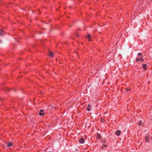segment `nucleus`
Wrapping results in <instances>:
<instances>
[{
	"label": "nucleus",
	"mask_w": 152,
	"mask_h": 152,
	"mask_svg": "<svg viewBox=\"0 0 152 152\" xmlns=\"http://www.w3.org/2000/svg\"><path fill=\"white\" fill-rule=\"evenodd\" d=\"M6 144L7 147L11 146L12 145V143L11 142H8Z\"/></svg>",
	"instance_id": "nucleus-6"
},
{
	"label": "nucleus",
	"mask_w": 152,
	"mask_h": 152,
	"mask_svg": "<svg viewBox=\"0 0 152 152\" xmlns=\"http://www.w3.org/2000/svg\"><path fill=\"white\" fill-rule=\"evenodd\" d=\"M87 37L88 39V41H91V39H90V35L89 34H88L87 36Z\"/></svg>",
	"instance_id": "nucleus-10"
},
{
	"label": "nucleus",
	"mask_w": 152,
	"mask_h": 152,
	"mask_svg": "<svg viewBox=\"0 0 152 152\" xmlns=\"http://www.w3.org/2000/svg\"><path fill=\"white\" fill-rule=\"evenodd\" d=\"M142 121H139L138 123V125L139 126H141L142 124Z\"/></svg>",
	"instance_id": "nucleus-9"
},
{
	"label": "nucleus",
	"mask_w": 152,
	"mask_h": 152,
	"mask_svg": "<svg viewBox=\"0 0 152 152\" xmlns=\"http://www.w3.org/2000/svg\"><path fill=\"white\" fill-rule=\"evenodd\" d=\"M101 136L99 134H98L97 135V139H101Z\"/></svg>",
	"instance_id": "nucleus-8"
},
{
	"label": "nucleus",
	"mask_w": 152,
	"mask_h": 152,
	"mask_svg": "<svg viewBox=\"0 0 152 152\" xmlns=\"http://www.w3.org/2000/svg\"><path fill=\"white\" fill-rule=\"evenodd\" d=\"M79 142L80 143L83 144L85 142V141L84 140L83 138L82 137L79 140Z\"/></svg>",
	"instance_id": "nucleus-3"
},
{
	"label": "nucleus",
	"mask_w": 152,
	"mask_h": 152,
	"mask_svg": "<svg viewBox=\"0 0 152 152\" xmlns=\"http://www.w3.org/2000/svg\"><path fill=\"white\" fill-rule=\"evenodd\" d=\"M107 145H103L102 146V148H103L104 147H107Z\"/></svg>",
	"instance_id": "nucleus-14"
},
{
	"label": "nucleus",
	"mask_w": 152,
	"mask_h": 152,
	"mask_svg": "<svg viewBox=\"0 0 152 152\" xmlns=\"http://www.w3.org/2000/svg\"><path fill=\"white\" fill-rule=\"evenodd\" d=\"M126 90L127 91H129V89L128 88H126Z\"/></svg>",
	"instance_id": "nucleus-16"
},
{
	"label": "nucleus",
	"mask_w": 152,
	"mask_h": 152,
	"mask_svg": "<svg viewBox=\"0 0 152 152\" xmlns=\"http://www.w3.org/2000/svg\"><path fill=\"white\" fill-rule=\"evenodd\" d=\"M147 65L146 64H144L142 66L143 69L145 70H146L147 69V68L146 67Z\"/></svg>",
	"instance_id": "nucleus-7"
},
{
	"label": "nucleus",
	"mask_w": 152,
	"mask_h": 152,
	"mask_svg": "<svg viewBox=\"0 0 152 152\" xmlns=\"http://www.w3.org/2000/svg\"><path fill=\"white\" fill-rule=\"evenodd\" d=\"M3 31L1 30L0 32V35L3 36Z\"/></svg>",
	"instance_id": "nucleus-13"
},
{
	"label": "nucleus",
	"mask_w": 152,
	"mask_h": 152,
	"mask_svg": "<svg viewBox=\"0 0 152 152\" xmlns=\"http://www.w3.org/2000/svg\"><path fill=\"white\" fill-rule=\"evenodd\" d=\"M90 107V105L89 104H88V107H86V108L87 110L88 111H89L90 110L89 109V108Z\"/></svg>",
	"instance_id": "nucleus-12"
},
{
	"label": "nucleus",
	"mask_w": 152,
	"mask_h": 152,
	"mask_svg": "<svg viewBox=\"0 0 152 152\" xmlns=\"http://www.w3.org/2000/svg\"><path fill=\"white\" fill-rule=\"evenodd\" d=\"M44 113H43V110H40L39 113V114L40 115H43L44 114Z\"/></svg>",
	"instance_id": "nucleus-5"
},
{
	"label": "nucleus",
	"mask_w": 152,
	"mask_h": 152,
	"mask_svg": "<svg viewBox=\"0 0 152 152\" xmlns=\"http://www.w3.org/2000/svg\"><path fill=\"white\" fill-rule=\"evenodd\" d=\"M136 60L137 61H140L141 62H142L144 61V59L142 57L140 58H136Z\"/></svg>",
	"instance_id": "nucleus-1"
},
{
	"label": "nucleus",
	"mask_w": 152,
	"mask_h": 152,
	"mask_svg": "<svg viewBox=\"0 0 152 152\" xmlns=\"http://www.w3.org/2000/svg\"><path fill=\"white\" fill-rule=\"evenodd\" d=\"M138 55H139V56H141V55H142V54H141V53H138Z\"/></svg>",
	"instance_id": "nucleus-15"
},
{
	"label": "nucleus",
	"mask_w": 152,
	"mask_h": 152,
	"mask_svg": "<svg viewBox=\"0 0 152 152\" xmlns=\"http://www.w3.org/2000/svg\"><path fill=\"white\" fill-rule=\"evenodd\" d=\"M49 56L50 57H52L53 56V53L51 52H50L49 53Z\"/></svg>",
	"instance_id": "nucleus-11"
},
{
	"label": "nucleus",
	"mask_w": 152,
	"mask_h": 152,
	"mask_svg": "<svg viewBox=\"0 0 152 152\" xmlns=\"http://www.w3.org/2000/svg\"><path fill=\"white\" fill-rule=\"evenodd\" d=\"M121 132L120 130H118L115 132V134L117 136H119L121 134Z\"/></svg>",
	"instance_id": "nucleus-2"
},
{
	"label": "nucleus",
	"mask_w": 152,
	"mask_h": 152,
	"mask_svg": "<svg viewBox=\"0 0 152 152\" xmlns=\"http://www.w3.org/2000/svg\"><path fill=\"white\" fill-rule=\"evenodd\" d=\"M151 138V137L150 136H146L145 137V139L146 141L148 142L149 141Z\"/></svg>",
	"instance_id": "nucleus-4"
}]
</instances>
